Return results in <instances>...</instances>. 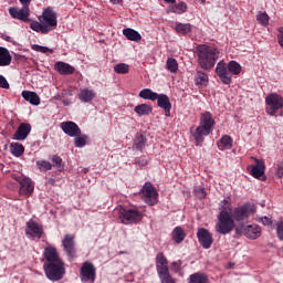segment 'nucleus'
<instances>
[{"label":"nucleus","mask_w":283,"mask_h":283,"mask_svg":"<svg viewBox=\"0 0 283 283\" xmlns=\"http://www.w3.org/2000/svg\"><path fill=\"white\" fill-rule=\"evenodd\" d=\"M63 105H70V101H63Z\"/></svg>","instance_id":"obj_56"},{"label":"nucleus","mask_w":283,"mask_h":283,"mask_svg":"<svg viewBox=\"0 0 283 283\" xmlns=\"http://www.w3.org/2000/svg\"><path fill=\"white\" fill-rule=\"evenodd\" d=\"M0 88L10 90V83H8V80L3 75H0Z\"/></svg>","instance_id":"obj_48"},{"label":"nucleus","mask_w":283,"mask_h":283,"mask_svg":"<svg viewBox=\"0 0 283 283\" xmlns=\"http://www.w3.org/2000/svg\"><path fill=\"white\" fill-rule=\"evenodd\" d=\"M258 222L263 223L265 227H269V224H272L271 218L269 217H261L258 219Z\"/></svg>","instance_id":"obj_51"},{"label":"nucleus","mask_w":283,"mask_h":283,"mask_svg":"<svg viewBox=\"0 0 283 283\" xmlns=\"http://www.w3.org/2000/svg\"><path fill=\"white\" fill-rule=\"evenodd\" d=\"M25 235L28 238H31L32 240H34V238H38V240H41L43 235V226H41L39 222L32 219L29 220L27 222Z\"/></svg>","instance_id":"obj_11"},{"label":"nucleus","mask_w":283,"mask_h":283,"mask_svg":"<svg viewBox=\"0 0 283 283\" xmlns=\"http://www.w3.org/2000/svg\"><path fill=\"white\" fill-rule=\"evenodd\" d=\"M138 96L139 98H144V101H156L158 98V93L150 88H144L139 92Z\"/></svg>","instance_id":"obj_30"},{"label":"nucleus","mask_w":283,"mask_h":283,"mask_svg":"<svg viewBox=\"0 0 283 283\" xmlns=\"http://www.w3.org/2000/svg\"><path fill=\"white\" fill-rule=\"evenodd\" d=\"M36 166L39 167L40 171H50V169H52V164L46 160H38Z\"/></svg>","instance_id":"obj_44"},{"label":"nucleus","mask_w":283,"mask_h":283,"mask_svg":"<svg viewBox=\"0 0 283 283\" xmlns=\"http://www.w3.org/2000/svg\"><path fill=\"white\" fill-rule=\"evenodd\" d=\"M80 276L82 282H96V268L94 266L93 263L90 262H84L81 271H80Z\"/></svg>","instance_id":"obj_10"},{"label":"nucleus","mask_w":283,"mask_h":283,"mask_svg":"<svg viewBox=\"0 0 283 283\" xmlns=\"http://www.w3.org/2000/svg\"><path fill=\"white\" fill-rule=\"evenodd\" d=\"M139 196L142 200L146 202V205H149L150 207H154V205L158 202V191L156 190L154 185H151V182H146L142 187Z\"/></svg>","instance_id":"obj_7"},{"label":"nucleus","mask_w":283,"mask_h":283,"mask_svg":"<svg viewBox=\"0 0 283 283\" xmlns=\"http://www.w3.org/2000/svg\"><path fill=\"white\" fill-rule=\"evenodd\" d=\"M43 255L44 260H46V264L63 262V260H61V256L59 255V251H56V248L52 245H49L44 249Z\"/></svg>","instance_id":"obj_20"},{"label":"nucleus","mask_w":283,"mask_h":283,"mask_svg":"<svg viewBox=\"0 0 283 283\" xmlns=\"http://www.w3.org/2000/svg\"><path fill=\"white\" fill-rule=\"evenodd\" d=\"M116 74H129V64L119 63L114 66Z\"/></svg>","instance_id":"obj_42"},{"label":"nucleus","mask_w":283,"mask_h":283,"mask_svg":"<svg viewBox=\"0 0 283 283\" xmlns=\"http://www.w3.org/2000/svg\"><path fill=\"white\" fill-rule=\"evenodd\" d=\"M197 61L201 70H212L216 66V62L220 59V51L218 49L200 44L196 49Z\"/></svg>","instance_id":"obj_3"},{"label":"nucleus","mask_w":283,"mask_h":283,"mask_svg":"<svg viewBox=\"0 0 283 283\" xmlns=\"http://www.w3.org/2000/svg\"><path fill=\"white\" fill-rule=\"evenodd\" d=\"M181 266H182V261H175L171 263V271H174V273H178Z\"/></svg>","instance_id":"obj_49"},{"label":"nucleus","mask_w":283,"mask_h":283,"mask_svg":"<svg viewBox=\"0 0 283 283\" xmlns=\"http://www.w3.org/2000/svg\"><path fill=\"white\" fill-rule=\"evenodd\" d=\"M171 12H174L175 14H185V12H187V3L179 2L177 4H174L171 7Z\"/></svg>","instance_id":"obj_41"},{"label":"nucleus","mask_w":283,"mask_h":283,"mask_svg":"<svg viewBox=\"0 0 283 283\" xmlns=\"http://www.w3.org/2000/svg\"><path fill=\"white\" fill-rule=\"evenodd\" d=\"M171 235H172V240L176 242V244H181V242H185V238H187L185 230L180 227H176L174 229Z\"/></svg>","instance_id":"obj_28"},{"label":"nucleus","mask_w":283,"mask_h":283,"mask_svg":"<svg viewBox=\"0 0 283 283\" xmlns=\"http://www.w3.org/2000/svg\"><path fill=\"white\" fill-rule=\"evenodd\" d=\"M60 127L66 136H70L71 138H74L75 136H78L81 134V127H78V124L74 122H62L60 124Z\"/></svg>","instance_id":"obj_17"},{"label":"nucleus","mask_w":283,"mask_h":283,"mask_svg":"<svg viewBox=\"0 0 283 283\" xmlns=\"http://www.w3.org/2000/svg\"><path fill=\"white\" fill-rule=\"evenodd\" d=\"M195 85L198 87H207L209 84V75L202 71H197L195 74Z\"/></svg>","instance_id":"obj_26"},{"label":"nucleus","mask_w":283,"mask_h":283,"mask_svg":"<svg viewBox=\"0 0 283 283\" xmlns=\"http://www.w3.org/2000/svg\"><path fill=\"white\" fill-rule=\"evenodd\" d=\"M32 50H34V52H41V54H48V52H50L52 54V52H54V50H52L48 46H41L39 44H34L32 46Z\"/></svg>","instance_id":"obj_45"},{"label":"nucleus","mask_w":283,"mask_h":283,"mask_svg":"<svg viewBox=\"0 0 283 283\" xmlns=\"http://www.w3.org/2000/svg\"><path fill=\"white\" fill-rule=\"evenodd\" d=\"M10 151L12 156H15V158H19L20 156H23V153L25 151V147H23V144L11 143Z\"/></svg>","instance_id":"obj_33"},{"label":"nucleus","mask_w":283,"mask_h":283,"mask_svg":"<svg viewBox=\"0 0 283 283\" xmlns=\"http://www.w3.org/2000/svg\"><path fill=\"white\" fill-rule=\"evenodd\" d=\"M133 149L140 151V149H145V137L143 135H136Z\"/></svg>","instance_id":"obj_40"},{"label":"nucleus","mask_w":283,"mask_h":283,"mask_svg":"<svg viewBox=\"0 0 283 283\" xmlns=\"http://www.w3.org/2000/svg\"><path fill=\"white\" fill-rule=\"evenodd\" d=\"M118 218L122 224H136L143 220V212L136 209L117 208Z\"/></svg>","instance_id":"obj_6"},{"label":"nucleus","mask_w":283,"mask_h":283,"mask_svg":"<svg viewBox=\"0 0 283 283\" xmlns=\"http://www.w3.org/2000/svg\"><path fill=\"white\" fill-rule=\"evenodd\" d=\"M169 262L167 261V258H165V254L163 252H159L156 256V269L157 273H163V271L169 270Z\"/></svg>","instance_id":"obj_23"},{"label":"nucleus","mask_w":283,"mask_h":283,"mask_svg":"<svg viewBox=\"0 0 283 283\" xmlns=\"http://www.w3.org/2000/svg\"><path fill=\"white\" fill-rule=\"evenodd\" d=\"M265 103L269 105L266 108V114L269 116H275L279 109L283 107V97L275 93H272L265 97Z\"/></svg>","instance_id":"obj_9"},{"label":"nucleus","mask_w":283,"mask_h":283,"mask_svg":"<svg viewBox=\"0 0 283 283\" xmlns=\"http://www.w3.org/2000/svg\"><path fill=\"white\" fill-rule=\"evenodd\" d=\"M276 235L279 240L283 241V220L276 223Z\"/></svg>","instance_id":"obj_47"},{"label":"nucleus","mask_w":283,"mask_h":283,"mask_svg":"<svg viewBox=\"0 0 283 283\" xmlns=\"http://www.w3.org/2000/svg\"><path fill=\"white\" fill-rule=\"evenodd\" d=\"M134 112L138 116H149L151 113V106H149V104H139L135 106Z\"/></svg>","instance_id":"obj_34"},{"label":"nucleus","mask_w":283,"mask_h":283,"mask_svg":"<svg viewBox=\"0 0 283 283\" xmlns=\"http://www.w3.org/2000/svg\"><path fill=\"white\" fill-rule=\"evenodd\" d=\"M77 98L82 102V103H92V101H94V98H96V92H94V90L92 88H80V93L77 94Z\"/></svg>","instance_id":"obj_22"},{"label":"nucleus","mask_w":283,"mask_h":283,"mask_svg":"<svg viewBox=\"0 0 283 283\" xmlns=\"http://www.w3.org/2000/svg\"><path fill=\"white\" fill-rule=\"evenodd\" d=\"M90 140V136L80 133L74 137V146L77 147L78 149H83L85 145H87V142Z\"/></svg>","instance_id":"obj_31"},{"label":"nucleus","mask_w":283,"mask_h":283,"mask_svg":"<svg viewBox=\"0 0 283 283\" xmlns=\"http://www.w3.org/2000/svg\"><path fill=\"white\" fill-rule=\"evenodd\" d=\"M39 21H31L30 28L34 32H41V34L52 32V30H54L59 23L56 12L52 9V7L44 9L42 15L39 17Z\"/></svg>","instance_id":"obj_2"},{"label":"nucleus","mask_w":283,"mask_h":283,"mask_svg":"<svg viewBox=\"0 0 283 283\" xmlns=\"http://www.w3.org/2000/svg\"><path fill=\"white\" fill-rule=\"evenodd\" d=\"M241 233L249 238V240H258L262 235V228L258 224L243 226L241 228Z\"/></svg>","instance_id":"obj_16"},{"label":"nucleus","mask_w":283,"mask_h":283,"mask_svg":"<svg viewBox=\"0 0 283 283\" xmlns=\"http://www.w3.org/2000/svg\"><path fill=\"white\" fill-rule=\"evenodd\" d=\"M123 34L126 36V39H128V41L138 42L140 39H143V35H140V33L134 29H124Z\"/></svg>","instance_id":"obj_29"},{"label":"nucleus","mask_w":283,"mask_h":283,"mask_svg":"<svg viewBox=\"0 0 283 283\" xmlns=\"http://www.w3.org/2000/svg\"><path fill=\"white\" fill-rule=\"evenodd\" d=\"M9 14L10 17H12V19L24 21V23L32 21L30 20V8H27V7H22L21 9L17 7H11L9 9Z\"/></svg>","instance_id":"obj_13"},{"label":"nucleus","mask_w":283,"mask_h":283,"mask_svg":"<svg viewBox=\"0 0 283 283\" xmlns=\"http://www.w3.org/2000/svg\"><path fill=\"white\" fill-rule=\"evenodd\" d=\"M19 1L23 8H30V3H32V0H19Z\"/></svg>","instance_id":"obj_53"},{"label":"nucleus","mask_w":283,"mask_h":283,"mask_svg":"<svg viewBox=\"0 0 283 283\" xmlns=\"http://www.w3.org/2000/svg\"><path fill=\"white\" fill-rule=\"evenodd\" d=\"M156 101L158 107L164 109L165 116H171V99H169V96H167V94H158Z\"/></svg>","instance_id":"obj_21"},{"label":"nucleus","mask_w":283,"mask_h":283,"mask_svg":"<svg viewBox=\"0 0 283 283\" xmlns=\"http://www.w3.org/2000/svg\"><path fill=\"white\" fill-rule=\"evenodd\" d=\"M218 147L221 151H224V149H231V147H233V139L231 138V136L224 135L221 137Z\"/></svg>","instance_id":"obj_32"},{"label":"nucleus","mask_w":283,"mask_h":283,"mask_svg":"<svg viewBox=\"0 0 283 283\" xmlns=\"http://www.w3.org/2000/svg\"><path fill=\"white\" fill-rule=\"evenodd\" d=\"M255 165L251 167L250 174L253 176V178H256V180H266V175L264 174V169L266 166H264V161L255 159Z\"/></svg>","instance_id":"obj_18"},{"label":"nucleus","mask_w":283,"mask_h":283,"mask_svg":"<svg viewBox=\"0 0 283 283\" xmlns=\"http://www.w3.org/2000/svg\"><path fill=\"white\" fill-rule=\"evenodd\" d=\"M44 273L51 282H59V280H63V275H65V263H63V261L44 263Z\"/></svg>","instance_id":"obj_5"},{"label":"nucleus","mask_w":283,"mask_h":283,"mask_svg":"<svg viewBox=\"0 0 283 283\" xmlns=\"http://www.w3.org/2000/svg\"><path fill=\"white\" fill-rule=\"evenodd\" d=\"M213 125H216L213 115L210 112L202 113L199 126L195 130L191 129L196 143H205V137L213 132Z\"/></svg>","instance_id":"obj_4"},{"label":"nucleus","mask_w":283,"mask_h":283,"mask_svg":"<svg viewBox=\"0 0 283 283\" xmlns=\"http://www.w3.org/2000/svg\"><path fill=\"white\" fill-rule=\"evenodd\" d=\"M55 70L62 75L74 74V67L65 62L55 63Z\"/></svg>","instance_id":"obj_27"},{"label":"nucleus","mask_w":283,"mask_h":283,"mask_svg":"<svg viewBox=\"0 0 283 283\" xmlns=\"http://www.w3.org/2000/svg\"><path fill=\"white\" fill-rule=\"evenodd\" d=\"M166 67L168 72H171V74H176L178 72V61L174 57H168L166 61Z\"/></svg>","instance_id":"obj_38"},{"label":"nucleus","mask_w":283,"mask_h":283,"mask_svg":"<svg viewBox=\"0 0 283 283\" xmlns=\"http://www.w3.org/2000/svg\"><path fill=\"white\" fill-rule=\"evenodd\" d=\"M191 28L192 25L190 23H176L175 25V30L177 32V34H189V32H191Z\"/></svg>","instance_id":"obj_35"},{"label":"nucleus","mask_w":283,"mask_h":283,"mask_svg":"<svg viewBox=\"0 0 283 283\" xmlns=\"http://www.w3.org/2000/svg\"><path fill=\"white\" fill-rule=\"evenodd\" d=\"M159 275V280L161 283H176V280L171 277V274L169 273V270L157 272Z\"/></svg>","instance_id":"obj_39"},{"label":"nucleus","mask_w":283,"mask_h":283,"mask_svg":"<svg viewBox=\"0 0 283 283\" xmlns=\"http://www.w3.org/2000/svg\"><path fill=\"white\" fill-rule=\"evenodd\" d=\"M22 98L24 101H28L31 105H41V97H39V94L32 91H23L22 92Z\"/></svg>","instance_id":"obj_24"},{"label":"nucleus","mask_w":283,"mask_h":283,"mask_svg":"<svg viewBox=\"0 0 283 283\" xmlns=\"http://www.w3.org/2000/svg\"><path fill=\"white\" fill-rule=\"evenodd\" d=\"M195 196L202 200L203 198H207V191H205V188L202 187H197L195 189Z\"/></svg>","instance_id":"obj_46"},{"label":"nucleus","mask_w":283,"mask_h":283,"mask_svg":"<svg viewBox=\"0 0 283 283\" xmlns=\"http://www.w3.org/2000/svg\"><path fill=\"white\" fill-rule=\"evenodd\" d=\"M30 132H32V125L21 123L13 134V140H25L30 136Z\"/></svg>","instance_id":"obj_19"},{"label":"nucleus","mask_w":283,"mask_h":283,"mask_svg":"<svg viewBox=\"0 0 283 283\" xmlns=\"http://www.w3.org/2000/svg\"><path fill=\"white\" fill-rule=\"evenodd\" d=\"M229 269H233V263H230V264H229Z\"/></svg>","instance_id":"obj_57"},{"label":"nucleus","mask_w":283,"mask_h":283,"mask_svg":"<svg viewBox=\"0 0 283 283\" xmlns=\"http://www.w3.org/2000/svg\"><path fill=\"white\" fill-rule=\"evenodd\" d=\"M197 238L202 249H211V244H213V235L209 233V230L199 228L197 231Z\"/></svg>","instance_id":"obj_15"},{"label":"nucleus","mask_w":283,"mask_h":283,"mask_svg":"<svg viewBox=\"0 0 283 283\" xmlns=\"http://www.w3.org/2000/svg\"><path fill=\"white\" fill-rule=\"evenodd\" d=\"M113 6H120L123 3V0H109Z\"/></svg>","instance_id":"obj_54"},{"label":"nucleus","mask_w":283,"mask_h":283,"mask_svg":"<svg viewBox=\"0 0 283 283\" xmlns=\"http://www.w3.org/2000/svg\"><path fill=\"white\" fill-rule=\"evenodd\" d=\"M276 176H279V178L283 177V161L277 164Z\"/></svg>","instance_id":"obj_52"},{"label":"nucleus","mask_w":283,"mask_h":283,"mask_svg":"<svg viewBox=\"0 0 283 283\" xmlns=\"http://www.w3.org/2000/svg\"><path fill=\"white\" fill-rule=\"evenodd\" d=\"M242 72V65L235 61H230L228 63V74H233L234 76H238Z\"/></svg>","instance_id":"obj_36"},{"label":"nucleus","mask_w":283,"mask_h":283,"mask_svg":"<svg viewBox=\"0 0 283 283\" xmlns=\"http://www.w3.org/2000/svg\"><path fill=\"white\" fill-rule=\"evenodd\" d=\"M166 3H176V0H164Z\"/></svg>","instance_id":"obj_55"},{"label":"nucleus","mask_w":283,"mask_h":283,"mask_svg":"<svg viewBox=\"0 0 283 283\" xmlns=\"http://www.w3.org/2000/svg\"><path fill=\"white\" fill-rule=\"evenodd\" d=\"M189 283H207L209 279L205 275V273L197 272L190 275Z\"/></svg>","instance_id":"obj_37"},{"label":"nucleus","mask_w":283,"mask_h":283,"mask_svg":"<svg viewBox=\"0 0 283 283\" xmlns=\"http://www.w3.org/2000/svg\"><path fill=\"white\" fill-rule=\"evenodd\" d=\"M219 209L220 213L218 216L216 231L217 233H221V235L231 233L235 229V222H242V220H247L255 213V205L245 203L233 209L227 199L220 201Z\"/></svg>","instance_id":"obj_1"},{"label":"nucleus","mask_w":283,"mask_h":283,"mask_svg":"<svg viewBox=\"0 0 283 283\" xmlns=\"http://www.w3.org/2000/svg\"><path fill=\"white\" fill-rule=\"evenodd\" d=\"M52 163H53L54 167H61L63 159L61 157L54 155L52 157Z\"/></svg>","instance_id":"obj_50"},{"label":"nucleus","mask_w":283,"mask_h":283,"mask_svg":"<svg viewBox=\"0 0 283 283\" xmlns=\"http://www.w3.org/2000/svg\"><path fill=\"white\" fill-rule=\"evenodd\" d=\"M256 21L263 25V28H266L269 25V14L266 12H261L256 15Z\"/></svg>","instance_id":"obj_43"},{"label":"nucleus","mask_w":283,"mask_h":283,"mask_svg":"<svg viewBox=\"0 0 283 283\" xmlns=\"http://www.w3.org/2000/svg\"><path fill=\"white\" fill-rule=\"evenodd\" d=\"M12 178L20 185L19 196H24L25 198H29V196H32V193H34V182H32V179L17 174H13Z\"/></svg>","instance_id":"obj_8"},{"label":"nucleus","mask_w":283,"mask_h":283,"mask_svg":"<svg viewBox=\"0 0 283 283\" xmlns=\"http://www.w3.org/2000/svg\"><path fill=\"white\" fill-rule=\"evenodd\" d=\"M74 234H65L64 239L62 240L64 251L71 259L76 258V242L74 241Z\"/></svg>","instance_id":"obj_14"},{"label":"nucleus","mask_w":283,"mask_h":283,"mask_svg":"<svg viewBox=\"0 0 283 283\" xmlns=\"http://www.w3.org/2000/svg\"><path fill=\"white\" fill-rule=\"evenodd\" d=\"M12 63V55L6 48L0 46V67H8Z\"/></svg>","instance_id":"obj_25"},{"label":"nucleus","mask_w":283,"mask_h":283,"mask_svg":"<svg viewBox=\"0 0 283 283\" xmlns=\"http://www.w3.org/2000/svg\"><path fill=\"white\" fill-rule=\"evenodd\" d=\"M6 40H7V41H10V36H7Z\"/></svg>","instance_id":"obj_58"},{"label":"nucleus","mask_w":283,"mask_h":283,"mask_svg":"<svg viewBox=\"0 0 283 283\" xmlns=\"http://www.w3.org/2000/svg\"><path fill=\"white\" fill-rule=\"evenodd\" d=\"M216 73L224 85H231L232 77L229 74V64L224 63V61L218 62Z\"/></svg>","instance_id":"obj_12"}]
</instances>
